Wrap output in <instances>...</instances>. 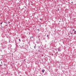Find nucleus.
Instances as JSON below:
<instances>
[{
    "mask_svg": "<svg viewBox=\"0 0 76 76\" xmlns=\"http://www.w3.org/2000/svg\"><path fill=\"white\" fill-rule=\"evenodd\" d=\"M1 28H2V26L1 25Z\"/></svg>",
    "mask_w": 76,
    "mask_h": 76,
    "instance_id": "nucleus-16",
    "label": "nucleus"
},
{
    "mask_svg": "<svg viewBox=\"0 0 76 76\" xmlns=\"http://www.w3.org/2000/svg\"><path fill=\"white\" fill-rule=\"evenodd\" d=\"M31 38H34V37H31Z\"/></svg>",
    "mask_w": 76,
    "mask_h": 76,
    "instance_id": "nucleus-14",
    "label": "nucleus"
},
{
    "mask_svg": "<svg viewBox=\"0 0 76 76\" xmlns=\"http://www.w3.org/2000/svg\"><path fill=\"white\" fill-rule=\"evenodd\" d=\"M4 66H6V64H4Z\"/></svg>",
    "mask_w": 76,
    "mask_h": 76,
    "instance_id": "nucleus-21",
    "label": "nucleus"
},
{
    "mask_svg": "<svg viewBox=\"0 0 76 76\" xmlns=\"http://www.w3.org/2000/svg\"><path fill=\"white\" fill-rule=\"evenodd\" d=\"M37 43V44H39L40 42V39H39L36 41Z\"/></svg>",
    "mask_w": 76,
    "mask_h": 76,
    "instance_id": "nucleus-1",
    "label": "nucleus"
},
{
    "mask_svg": "<svg viewBox=\"0 0 76 76\" xmlns=\"http://www.w3.org/2000/svg\"><path fill=\"white\" fill-rule=\"evenodd\" d=\"M18 73H20V71H18Z\"/></svg>",
    "mask_w": 76,
    "mask_h": 76,
    "instance_id": "nucleus-8",
    "label": "nucleus"
},
{
    "mask_svg": "<svg viewBox=\"0 0 76 76\" xmlns=\"http://www.w3.org/2000/svg\"><path fill=\"white\" fill-rule=\"evenodd\" d=\"M19 41H20V39H19Z\"/></svg>",
    "mask_w": 76,
    "mask_h": 76,
    "instance_id": "nucleus-11",
    "label": "nucleus"
},
{
    "mask_svg": "<svg viewBox=\"0 0 76 76\" xmlns=\"http://www.w3.org/2000/svg\"><path fill=\"white\" fill-rule=\"evenodd\" d=\"M72 3H73V2H72Z\"/></svg>",
    "mask_w": 76,
    "mask_h": 76,
    "instance_id": "nucleus-29",
    "label": "nucleus"
},
{
    "mask_svg": "<svg viewBox=\"0 0 76 76\" xmlns=\"http://www.w3.org/2000/svg\"><path fill=\"white\" fill-rule=\"evenodd\" d=\"M58 51L59 52V51H61V49H60V48H58Z\"/></svg>",
    "mask_w": 76,
    "mask_h": 76,
    "instance_id": "nucleus-2",
    "label": "nucleus"
},
{
    "mask_svg": "<svg viewBox=\"0 0 76 76\" xmlns=\"http://www.w3.org/2000/svg\"><path fill=\"white\" fill-rule=\"evenodd\" d=\"M8 23H10V22L9 21V22H8Z\"/></svg>",
    "mask_w": 76,
    "mask_h": 76,
    "instance_id": "nucleus-18",
    "label": "nucleus"
},
{
    "mask_svg": "<svg viewBox=\"0 0 76 76\" xmlns=\"http://www.w3.org/2000/svg\"><path fill=\"white\" fill-rule=\"evenodd\" d=\"M75 31V29H74L72 31Z\"/></svg>",
    "mask_w": 76,
    "mask_h": 76,
    "instance_id": "nucleus-12",
    "label": "nucleus"
},
{
    "mask_svg": "<svg viewBox=\"0 0 76 76\" xmlns=\"http://www.w3.org/2000/svg\"><path fill=\"white\" fill-rule=\"evenodd\" d=\"M38 51H39V50H38Z\"/></svg>",
    "mask_w": 76,
    "mask_h": 76,
    "instance_id": "nucleus-24",
    "label": "nucleus"
},
{
    "mask_svg": "<svg viewBox=\"0 0 76 76\" xmlns=\"http://www.w3.org/2000/svg\"><path fill=\"white\" fill-rule=\"evenodd\" d=\"M31 37H30V39H31Z\"/></svg>",
    "mask_w": 76,
    "mask_h": 76,
    "instance_id": "nucleus-25",
    "label": "nucleus"
},
{
    "mask_svg": "<svg viewBox=\"0 0 76 76\" xmlns=\"http://www.w3.org/2000/svg\"><path fill=\"white\" fill-rule=\"evenodd\" d=\"M4 23H6L7 25H5V26H7V23H6V22H4Z\"/></svg>",
    "mask_w": 76,
    "mask_h": 76,
    "instance_id": "nucleus-4",
    "label": "nucleus"
},
{
    "mask_svg": "<svg viewBox=\"0 0 76 76\" xmlns=\"http://www.w3.org/2000/svg\"><path fill=\"white\" fill-rule=\"evenodd\" d=\"M3 23H0V25H2V24Z\"/></svg>",
    "mask_w": 76,
    "mask_h": 76,
    "instance_id": "nucleus-10",
    "label": "nucleus"
},
{
    "mask_svg": "<svg viewBox=\"0 0 76 76\" xmlns=\"http://www.w3.org/2000/svg\"><path fill=\"white\" fill-rule=\"evenodd\" d=\"M59 44H60V43H59Z\"/></svg>",
    "mask_w": 76,
    "mask_h": 76,
    "instance_id": "nucleus-30",
    "label": "nucleus"
},
{
    "mask_svg": "<svg viewBox=\"0 0 76 76\" xmlns=\"http://www.w3.org/2000/svg\"><path fill=\"white\" fill-rule=\"evenodd\" d=\"M42 72L43 73H44V70H42Z\"/></svg>",
    "mask_w": 76,
    "mask_h": 76,
    "instance_id": "nucleus-5",
    "label": "nucleus"
},
{
    "mask_svg": "<svg viewBox=\"0 0 76 76\" xmlns=\"http://www.w3.org/2000/svg\"><path fill=\"white\" fill-rule=\"evenodd\" d=\"M37 30L39 31V29H37Z\"/></svg>",
    "mask_w": 76,
    "mask_h": 76,
    "instance_id": "nucleus-6",
    "label": "nucleus"
},
{
    "mask_svg": "<svg viewBox=\"0 0 76 76\" xmlns=\"http://www.w3.org/2000/svg\"><path fill=\"white\" fill-rule=\"evenodd\" d=\"M73 28L72 27L71 28V29H72Z\"/></svg>",
    "mask_w": 76,
    "mask_h": 76,
    "instance_id": "nucleus-27",
    "label": "nucleus"
},
{
    "mask_svg": "<svg viewBox=\"0 0 76 76\" xmlns=\"http://www.w3.org/2000/svg\"><path fill=\"white\" fill-rule=\"evenodd\" d=\"M39 26H41L39 25Z\"/></svg>",
    "mask_w": 76,
    "mask_h": 76,
    "instance_id": "nucleus-22",
    "label": "nucleus"
},
{
    "mask_svg": "<svg viewBox=\"0 0 76 76\" xmlns=\"http://www.w3.org/2000/svg\"><path fill=\"white\" fill-rule=\"evenodd\" d=\"M36 48V46H34V48Z\"/></svg>",
    "mask_w": 76,
    "mask_h": 76,
    "instance_id": "nucleus-7",
    "label": "nucleus"
},
{
    "mask_svg": "<svg viewBox=\"0 0 76 76\" xmlns=\"http://www.w3.org/2000/svg\"><path fill=\"white\" fill-rule=\"evenodd\" d=\"M33 4H31V5H32Z\"/></svg>",
    "mask_w": 76,
    "mask_h": 76,
    "instance_id": "nucleus-20",
    "label": "nucleus"
},
{
    "mask_svg": "<svg viewBox=\"0 0 76 76\" xmlns=\"http://www.w3.org/2000/svg\"><path fill=\"white\" fill-rule=\"evenodd\" d=\"M24 46L23 45L22 46V47H23Z\"/></svg>",
    "mask_w": 76,
    "mask_h": 76,
    "instance_id": "nucleus-13",
    "label": "nucleus"
},
{
    "mask_svg": "<svg viewBox=\"0 0 76 76\" xmlns=\"http://www.w3.org/2000/svg\"><path fill=\"white\" fill-rule=\"evenodd\" d=\"M71 35H72V33H71Z\"/></svg>",
    "mask_w": 76,
    "mask_h": 76,
    "instance_id": "nucleus-19",
    "label": "nucleus"
},
{
    "mask_svg": "<svg viewBox=\"0 0 76 76\" xmlns=\"http://www.w3.org/2000/svg\"><path fill=\"white\" fill-rule=\"evenodd\" d=\"M2 63V62H1V64Z\"/></svg>",
    "mask_w": 76,
    "mask_h": 76,
    "instance_id": "nucleus-28",
    "label": "nucleus"
},
{
    "mask_svg": "<svg viewBox=\"0 0 76 76\" xmlns=\"http://www.w3.org/2000/svg\"><path fill=\"white\" fill-rule=\"evenodd\" d=\"M31 3H32V1H31Z\"/></svg>",
    "mask_w": 76,
    "mask_h": 76,
    "instance_id": "nucleus-26",
    "label": "nucleus"
},
{
    "mask_svg": "<svg viewBox=\"0 0 76 76\" xmlns=\"http://www.w3.org/2000/svg\"><path fill=\"white\" fill-rule=\"evenodd\" d=\"M2 28H4V27H2Z\"/></svg>",
    "mask_w": 76,
    "mask_h": 76,
    "instance_id": "nucleus-23",
    "label": "nucleus"
},
{
    "mask_svg": "<svg viewBox=\"0 0 76 76\" xmlns=\"http://www.w3.org/2000/svg\"><path fill=\"white\" fill-rule=\"evenodd\" d=\"M74 34H76V31H74Z\"/></svg>",
    "mask_w": 76,
    "mask_h": 76,
    "instance_id": "nucleus-3",
    "label": "nucleus"
},
{
    "mask_svg": "<svg viewBox=\"0 0 76 76\" xmlns=\"http://www.w3.org/2000/svg\"><path fill=\"white\" fill-rule=\"evenodd\" d=\"M51 55L52 56H53V53H52Z\"/></svg>",
    "mask_w": 76,
    "mask_h": 76,
    "instance_id": "nucleus-15",
    "label": "nucleus"
},
{
    "mask_svg": "<svg viewBox=\"0 0 76 76\" xmlns=\"http://www.w3.org/2000/svg\"><path fill=\"white\" fill-rule=\"evenodd\" d=\"M47 37H49V36L47 35Z\"/></svg>",
    "mask_w": 76,
    "mask_h": 76,
    "instance_id": "nucleus-9",
    "label": "nucleus"
},
{
    "mask_svg": "<svg viewBox=\"0 0 76 76\" xmlns=\"http://www.w3.org/2000/svg\"><path fill=\"white\" fill-rule=\"evenodd\" d=\"M20 76H21V75H20Z\"/></svg>",
    "mask_w": 76,
    "mask_h": 76,
    "instance_id": "nucleus-31",
    "label": "nucleus"
},
{
    "mask_svg": "<svg viewBox=\"0 0 76 76\" xmlns=\"http://www.w3.org/2000/svg\"><path fill=\"white\" fill-rule=\"evenodd\" d=\"M40 20H42V19L40 18Z\"/></svg>",
    "mask_w": 76,
    "mask_h": 76,
    "instance_id": "nucleus-17",
    "label": "nucleus"
}]
</instances>
